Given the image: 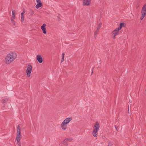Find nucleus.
<instances>
[{
  "mask_svg": "<svg viewBox=\"0 0 146 146\" xmlns=\"http://www.w3.org/2000/svg\"><path fill=\"white\" fill-rule=\"evenodd\" d=\"M17 54L15 52H12L8 54L5 59L4 62L7 64H9L17 58Z\"/></svg>",
  "mask_w": 146,
  "mask_h": 146,
  "instance_id": "1",
  "label": "nucleus"
},
{
  "mask_svg": "<svg viewBox=\"0 0 146 146\" xmlns=\"http://www.w3.org/2000/svg\"><path fill=\"white\" fill-rule=\"evenodd\" d=\"M141 13L142 15L140 18L141 20H143L146 15V3L142 7Z\"/></svg>",
  "mask_w": 146,
  "mask_h": 146,
  "instance_id": "2",
  "label": "nucleus"
},
{
  "mask_svg": "<svg viewBox=\"0 0 146 146\" xmlns=\"http://www.w3.org/2000/svg\"><path fill=\"white\" fill-rule=\"evenodd\" d=\"M32 70V66L30 64L28 65L26 70V73L27 77H29L30 76Z\"/></svg>",
  "mask_w": 146,
  "mask_h": 146,
  "instance_id": "3",
  "label": "nucleus"
},
{
  "mask_svg": "<svg viewBox=\"0 0 146 146\" xmlns=\"http://www.w3.org/2000/svg\"><path fill=\"white\" fill-rule=\"evenodd\" d=\"M119 29H118V28H117L113 31L112 37L113 38H114L115 36L118 35L119 33Z\"/></svg>",
  "mask_w": 146,
  "mask_h": 146,
  "instance_id": "4",
  "label": "nucleus"
},
{
  "mask_svg": "<svg viewBox=\"0 0 146 146\" xmlns=\"http://www.w3.org/2000/svg\"><path fill=\"white\" fill-rule=\"evenodd\" d=\"M36 59L40 63H42L43 62L42 58L40 54H38L36 56Z\"/></svg>",
  "mask_w": 146,
  "mask_h": 146,
  "instance_id": "5",
  "label": "nucleus"
},
{
  "mask_svg": "<svg viewBox=\"0 0 146 146\" xmlns=\"http://www.w3.org/2000/svg\"><path fill=\"white\" fill-rule=\"evenodd\" d=\"M91 0H84L83 1V5L84 6H89L90 4Z\"/></svg>",
  "mask_w": 146,
  "mask_h": 146,
  "instance_id": "6",
  "label": "nucleus"
},
{
  "mask_svg": "<svg viewBox=\"0 0 146 146\" xmlns=\"http://www.w3.org/2000/svg\"><path fill=\"white\" fill-rule=\"evenodd\" d=\"M100 128V126L98 122H96V123L94 124V127H93V130L96 131H98Z\"/></svg>",
  "mask_w": 146,
  "mask_h": 146,
  "instance_id": "7",
  "label": "nucleus"
},
{
  "mask_svg": "<svg viewBox=\"0 0 146 146\" xmlns=\"http://www.w3.org/2000/svg\"><path fill=\"white\" fill-rule=\"evenodd\" d=\"M72 118L71 117H68L65 119L62 122L63 123L67 124L69 122L72 120Z\"/></svg>",
  "mask_w": 146,
  "mask_h": 146,
  "instance_id": "8",
  "label": "nucleus"
},
{
  "mask_svg": "<svg viewBox=\"0 0 146 146\" xmlns=\"http://www.w3.org/2000/svg\"><path fill=\"white\" fill-rule=\"evenodd\" d=\"M46 26V25L45 24H43L42 26L41 27V29L42 30L43 33L44 34H46V30L45 28V27Z\"/></svg>",
  "mask_w": 146,
  "mask_h": 146,
  "instance_id": "9",
  "label": "nucleus"
},
{
  "mask_svg": "<svg viewBox=\"0 0 146 146\" xmlns=\"http://www.w3.org/2000/svg\"><path fill=\"white\" fill-rule=\"evenodd\" d=\"M21 137V133H17L16 137V141L17 142L20 141V138Z\"/></svg>",
  "mask_w": 146,
  "mask_h": 146,
  "instance_id": "10",
  "label": "nucleus"
},
{
  "mask_svg": "<svg viewBox=\"0 0 146 146\" xmlns=\"http://www.w3.org/2000/svg\"><path fill=\"white\" fill-rule=\"evenodd\" d=\"M61 127L62 129L64 130H65L66 129L67 125L66 124L63 123H62L61 124Z\"/></svg>",
  "mask_w": 146,
  "mask_h": 146,
  "instance_id": "11",
  "label": "nucleus"
},
{
  "mask_svg": "<svg viewBox=\"0 0 146 146\" xmlns=\"http://www.w3.org/2000/svg\"><path fill=\"white\" fill-rule=\"evenodd\" d=\"M125 23H123V22H121L120 23L119 25V26L118 27H117V28H118V29L120 30V29H121L122 28V27H125Z\"/></svg>",
  "mask_w": 146,
  "mask_h": 146,
  "instance_id": "12",
  "label": "nucleus"
},
{
  "mask_svg": "<svg viewBox=\"0 0 146 146\" xmlns=\"http://www.w3.org/2000/svg\"><path fill=\"white\" fill-rule=\"evenodd\" d=\"M25 13V9H24L23 12L21 13V21L22 22L24 21V18L23 16V14L24 13Z\"/></svg>",
  "mask_w": 146,
  "mask_h": 146,
  "instance_id": "13",
  "label": "nucleus"
},
{
  "mask_svg": "<svg viewBox=\"0 0 146 146\" xmlns=\"http://www.w3.org/2000/svg\"><path fill=\"white\" fill-rule=\"evenodd\" d=\"M15 10H13L12 11V17H11V18H13L15 19Z\"/></svg>",
  "mask_w": 146,
  "mask_h": 146,
  "instance_id": "14",
  "label": "nucleus"
},
{
  "mask_svg": "<svg viewBox=\"0 0 146 146\" xmlns=\"http://www.w3.org/2000/svg\"><path fill=\"white\" fill-rule=\"evenodd\" d=\"M98 132L97 131H94V130L93 131L92 133L94 137H97Z\"/></svg>",
  "mask_w": 146,
  "mask_h": 146,
  "instance_id": "15",
  "label": "nucleus"
},
{
  "mask_svg": "<svg viewBox=\"0 0 146 146\" xmlns=\"http://www.w3.org/2000/svg\"><path fill=\"white\" fill-rule=\"evenodd\" d=\"M42 4L41 3H37V4L36 5L35 7L36 8L38 9L40 7L42 6Z\"/></svg>",
  "mask_w": 146,
  "mask_h": 146,
  "instance_id": "16",
  "label": "nucleus"
},
{
  "mask_svg": "<svg viewBox=\"0 0 146 146\" xmlns=\"http://www.w3.org/2000/svg\"><path fill=\"white\" fill-rule=\"evenodd\" d=\"M72 140V138L66 139L64 140V143L65 141H71Z\"/></svg>",
  "mask_w": 146,
  "mask_h": 146,
  "instance_id": "17",
  "label": "nucleus"
},
{
  "mask_svg": "<svg viewBox=\"0 0 146 146\" xmlns=\"http://www.w3.org/2000/svg\"><path fill=\"white\" fill-rule=\"evenodd\" d=\"M8 101V99L7 98H4L2 100V102L3 104H4L5 103L7 102Z\"/></svg>",
  "mask_w": 146,
  "mask_h": 146,
  "instance_id": "18",
  "label": "nucleus"
},
{
  "mask_svg": "<svg viewBox=\"0 0 146 146\" xmlns=\"http://www.w3.org/2000/svg\"><path fill=\"white\" fill-rule=\"evenodd\" d=\"M17 133H21L20 132V126L19 125H18L17 127Z\"/></svg>",
  "mask_w": 146,
  "mask_h": 146,
  "instance_id": "19",
  "label": "nucleus"
},
{
  "mask_svg": "<svg viewBox=\"0 0 146 146\" xmlns=\"http://www.w3.org/2000/svg\"><path fill=\"white\" fill-rule=\"evenodd\" d=\"M64 54H64V53H62V59L61 62H62L63 61H64Z\"/></svg>",
  "mask_w": 146,
  "mask_h": 146,
  "instance_id": "20",
  "label": "nucleus"
},
{
  "mask_svg": "<svg viewBox=\"0 0 146 146\" xmlns=\"http://www.w3.org/2000/svg\"><path fill=\"white\" fill-rule=\"evenodd\" d=\"M101 25H102V24L101 23H100V24H99V25L97 27V30H98L99 29H100V28L101 27Z\"/></svg>",
  "mask_w": 146,
  "mask_h": 146,
  "instance_id": "21",
  "label": "nucleus"
},
{
  "mask_svg": "<svg viewBox=\"0 0 146 146\" xmlns=\"http://www.w3.org/2000/svg\"><path fill=\"white\" fill-rule=\"evenodd\" d=\"M15 19L13 18H11V21H12V22L14 24H15V21L14 20V19Z\"/></svg>",
  "mask_w": 146,
  "mask_h": 146,
  "instance_id": "22",
  "label": "nucleus"
},
{
  "mask_svg": "<svg viewBox=\"0 0 146 146\" xmlns=\"http://www.w3.org/2000/svg\"><path fill=\"white\" fill-rule=\"evenodd\" d=\"M29 11L31 15H33L34 13V11L32 9H30Z\"/></svg>",
  "mask_w": 146,
  "mask_h": 146,
  "instance_id": "23",
  "label": "nucleus"
},
{
  "mask_svg": "<svg viewBox=\"0 0 146 146\" xmlns=\"http://www.w3.org/2000/svg\"><path fill=\"white\" fill-rule=\"evenodd\" d=\"M68 141H65V143H64V140L62 142V144H63L64 145H68Z\"/></svg>",
  "mask_w": 146,
  "mask_h": 146,
  "instance_id": "24",
  "label": "nucleus"
},
{
  "mask_svg": "<svg viewBox=\"0 0 146 146\" xmlns=\"http://www.w3.org/2000/svg\"><path fill=\"white\" fill-rule=\"evenodd\" d=\"M98 30H97H97L95 31V34H94V36L95 37V36H96L97 34L98 33Z\"/></svg>",
  "mask_w": 146,
  "mask_h": 146,
  "instance_id": "25",
  "label": "nucleus"
},
{
  "mask_svg": "<svg viewBox=\"0 0 146 146\" xmlns=\"http://www.w3.org/2000/svg\"><path fill=\"white\" fill-rule=\"evenodd\" d=\"M17 143L18 146H21V143L20 141L17 142Z\"/></svg>",
  "mask_w": 146,
  "mask_h": 146,
  "instance_id": "26",
  "label": "nucleus"
},
{
  "mask_svg": "<svg viewBox=\"0 0 146 146\" xmlns=\"http://www.w3.org/2000/svg\"><path fill=\"white\" fill-rule=\"evenodd\" d=\"M36 3H41L40 0H36Z\"/></svg>",
  "mask_w": 146,
  "mask_h": 146,
  "instance_id": "27",
  "label": "nucleus"
},
{
  "mask_svg": "<svg viewBox=\"0 0 146 146\" xmlns=\"http://www.w3.org/2000/svg\"><path fill=\"white\" fill-rule=\"evenodd\" d=\"M129 106H128V113H129Z\"/></svg>",
  "mask_w": 146,
  "mask_h": 146,
  "instance_id": "28",
  "label": "nucleus"
}]
</instances>
